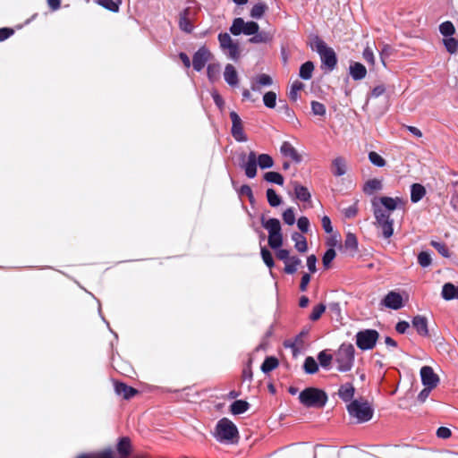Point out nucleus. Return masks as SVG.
Segmentation results:
<instances>
[{"label": "nucleus", "instance_id": "obj_1", "mask_svg": "<svg viewBox=\"0 0 458 458\" xmlns=\"http://www.w3.org/2000/svg\"><path fill=\"white\" fill-rule=\"evenodd\" d=\"M405 201L400 197L380 196L371 200V208L375 217V224L382 231V235L388 239L394 233V220L390 215L396 209L403 208Z\"/></svg>", "mask_w": 458, "mask_h": 458}, {"label": "nucleus", "instance_id": "obj_2", "mask_svg": "<svg viewBox=\"0 0 458 458\" xmlns=\"http://www.w3.org/2000/svg\"><path fill=\"white\" fill-rule=\"evenodd\" d=\"M299 400L307 408H322L327 402V395L323 390L308 387L300 393Z\"/></svg>", "mask_w": 458, "mask_h": 458}, {"label": "nucleus", "instance_id": "obj_3", "mask_svg": "<svg viewBox=\"0 0 458 458\" xmlns=\"http://www.w3.org/2000/svg\"><path fill=\"white\" fill-rule=\"evenodd\" d=\"M355 349L352 344H343L335 353L337 370L347 372L352 369L354 362Z\"/></svg>", "mask_w": 458, "mask_h": 458}, {"label": "nucleus", "instance_id": "obj_4", "mask_svg": "<svg viewBox=\"0 0 458 458\" xmlns=\"http://www.w3.org/2000/svg\"><path fill=\"white\" fill-rule=\"evenodd\" d=\"M311 48L318 52L323 65H325L329 71H332L335 68L337 64L335 52L332 47H329L321 38L315 37L311 42Z\"/></svg>", "mask_w": 458, "mask_h": 458}, {"label": "nucleus", "instance_id": "obj_5", "mask_svg": "<svg viewBox=\"0 0 458 458\" xmlns=\"http://www.w3.org/2000/svg\"><path fill=\"white\" fill-rule=\"evenodd\" d=\"M347 411L352 418L358 423H363L371 420L374 410L368 402L353 400L347 405Z\"/></svg>", "mask_w": 458, "mask_h": 458}, {"label": "nucleus", "instance_id": "obj_6", "mask_svg": "<svg viewBox=\"0 0 458 458\" xmlns=\"http://www.w3.org/2000/svg\"><path fill=\"white\" fill-rule=\"evenodd\" d=\"M238 435L236 426L227 418L221 419L216 427L215 437L220 442H233Z\"/></svg>", "mask_w": 458, "mask_h": 458}, {"label": "nucleus", "instance_id": "obj_7", "mask_svg": "<svg viewBox=\"0 0 458 458\" xmlns=\"http://www.w3.org/2000/svg\"><path fill=\"white\" fill-rule=\"evenodd\" d=\"M259 30V26L256 21H245L242 18H235L230 27V32L234 36L241 34L253 36Z\"/></svg>", "mask_w": 458, "mask_h": 458}, {"label": "nucleus", "instance_id": "obj_8", "mask_svg": "<svg viewBox=\"0 0 458 458\" xmlns=\"http://www.w3.org/2000/svg\"><path fill=\"white\" fill-rule=\"evenodd\" d=\"M378 339V333L374 329H366L357 333L356 344L360 350H371Z\"/></svg>", "mask_w": 458, "mask_h": 458}, {"label": "nucleus", "instance_id": "obj_9", "mask_svg": "<svg viewBox=\"0 0 458 458\" xmlns=\"http://www.w3.org/2000/svg\"><path fill=\"white\" fill-rule=\"evenodd\" d=\"M218 41L220 47L230 59L235 61L240 57L239 45L232 39L228 33H220Z\"/></svg>", "mask_w": 458, "mask_h": 458}, {"label": "nucleus", "instance_id": "obj_10", "mask_svg": "<svg viewBox=\"0 0 458 458\" xmlns=\"http://www.w3.org/2000/svg\"><path fill=\"white\" fill-rule=\"evenodd\" d=\"M198 9L192 3L191 5L187 6L181 13L179 17L180 29L185 32H191L193 30V20L197 14Z\"/></svg>", "mask_w": 458, "mask_h": 458}, {"label": "nucleus", "instance_id": "obj_11", "mask_svg": "<svg viewBox=\"0 0 458 458\" xmlns=\"http://www.w3.org/2000/svg\"><path fill=\"white\" fill-rule=\"evenodd\" d=\"M230 118L232 120L233 137L239 142L247 141V137L243 131L242 122L238 114L234 111H232L230 113Z\"/></svg>", "mask_w": 458, "mask_h": 458}, {"label": "nucleus", "instance_id": "obj_12", "mask_svg": "<svg viewBox=\"0 0 458 458\" xmlns=\"http://www.w3.org/2000/svg\"><path fill=\"white\" fill-rule=\"evenodd\" d=\"M420 377L424 386L435 388L439 383V377L429 366H423L420 369Z\"/></svg>", "mask_w": 458, "mask_h": 458}, {"label": "nucleus", "instance_id": "obj_13", "mask_svg": "<svg viewBox=\"0 0 458 458\" xmlns=\"http://www.w3.org/2000/svg\"><path fill=\"white\" fill-rule=\"evenodd\" d=\"M211 53L205 47H200L193 55L192 66L195 71L200 72L209 60Z\"/></svg>", "mask_w": 458, "mask_h": 458}, {"label": "nucleus", "instance_id": "obj_14", "mask_svg": "<svg viewBox=\"0 0 458 458\" xmlns=\"http://www.w3.org/2000/svg\"><path fill=\"white\" fill-rule=\"evenodd\" d=\"M257 154L250 151L247 157V160L242 164V167L248 178H254L257 175Z\"/></svg>", "mask_w": 458, "mask_h": 458}, {"label": "nucleus", "instance_id": "obj_15", "mask_svg": "<svg viewBox=\"0 0 458 458\" xmlns=\"http://www.w3.org/2000/svg\"><path fill=\"white\" fill-rule=\"evenodd\" d=\"M382 304L392 310H399L403 307V298L398 293L392 291L382 300Z\"/></svg>", "mask_w": 458, "mask_h": 458}, {"label": "nucleus", "instance_id": "obj_16", "mask_svg": "<svg viewBox=\"0 0 458 458\" xmlns=\"http://www.w3.org/2000/svg\"><path fill=\"white\" fill-rule=\"evenodd\" d=\"M281 154L285 157L291 158L293 161L296 163H300L301 161V156L297 153V150L288 141H284L280 147Z\"/></svg>", "mask_w": 458, "mask_h": 458}, {"label": "nucleus", "instance_id": "obj_17", "mask_svg": "<svg viewBox=\"0 0 458 458\" xmlns=\"http://www.w3.org/2000/svg\"><path fill=\"white\" fill-rule=\"evenodd\" d=\"M273 80L269 75L261 73L252 80L250 88L253 91H260L262 87L271 86Z\"/></svg>", "mask_w": 458, "mask_h": 458}, {"label": "nucleus", "instance_id": "obj_18", "mask_svg": "<svg viewBox=\"0 0 458 458\" xmlns=\"http://www.w3.org/2000/svg\"><path fill=\"white\" fill-rule=\"evenodd\" d=\"M331 172L335 176H343L347 172L346 160L343 157H337L333 159Z\"/></svg>", "mask_w": 458, "mask_h": 458}, {"label": "nucleus", "instance_id": "obj_19", "mask_svg": "<svg viewBox=\"0 0 458 458\" xmlns=\"http://www.w3.org/2000/svg\"><path fill=\"white\" fill-rule=\"evenodd\" d=\"M349 73L354 81H360L366 77L367 69L362 64L355 62L351 64Z\"/></svg>", "mask_w": 458, "mask_h": 458}, {"label": "nucleus", "instance_id": "obj_20", "mask_svg": "<svg viewBox=\"0 0 458 458\" xmlns=\"http://www.w3.org/2000/svg\"><path fill=\"white\" fill-rule=\"evenodd\" d=\"M412 326L419 335L427 336L428 335V319L423 316H415L412 319Z\"/></svg>", "mask_w": 458, "mask_h": 458}, {"label": "nucleus", "instance_id": "obj_21", "mask_svg": "<svg viewBox=\"0 0 458 458\" xmlns=\"http://www.w3.org/2000/svg\"><path fill=\"white\" fill-rule=\"evenodd\" d=\"M225 81L230 86H236L238 84V74L233 64H226L224 72Z\"/></svg>", "mask_w": 458, "mask_h": 458}, {"label": "nucleus", "instance_id": "obj_22", "mask_svg": "<svg viewBox=\"0 0 458 458\" xmlns=\"http://www.w3.org/2000/svg\"><path fill=\"white\" fill-rule=\"evenodd\" d=\"M115 393L122 395L124 399H130L137 394V390L123 383H116L114 385Z\"/></svg>", "mask_w": 458, "mask_h": 458}, {"label": "nucleus", "instance_id": "obj_23", "mask_svg": "<svg viewBox=\"0 0 458 458\" xmlns=\"http://www.w3.org/2000/svg\"><path fill=\"white\" fill-rule=\"evenodd\" d=\"M273 33L270 31H258L250 39L249 42L252 44L269 43L273 39Z\"/></svg>", "mask_w": 458, "mask_h": 458}, {"label": "nucleus", "instance_id": "obj_24", "mask_svg": "<svg viewBox=\"0 0 458 458\" xmlns=\"http://www.w3.org/2000/svg\"><path fill=\"white\" fill-rule=\"evenodd\" d=\"M262 226L267 230L268 235L272 233H276L281 231L280 221L276 218H269V219H261Z\"/></svg>", "mask_w": 458, "mask_h": 458}, {"label": "nucleus", "instance_id": "obj_25", "mask_svg": "<svg viewBox=\"0 0 458 458\" xmlns=\"http://www.w3.org/2000/svg\"><path fill=\"white\" fill-rule=\"evenodd\" d=\"M355 389L351 383H346L340 386L338 390V395L339 397L344 401L349 402L352 399L354 395Z\"/></svg>", "mask_w": 458, "mask_h": 458}, {"label": "nucleus", "instance_id": "obj_26", "mask_svg": "<svg viewBox=\"0 0 458 458\" xmlns=\"http://www.w3.org/2000/svg\"><path fill=\"white\" fill-rule=\"evenodd\" d=\"M382 189V181L378 179L369 180L363 186V191L368 195H371L376 191H381Z\"/></svg>", "mask_w": 458, "mask_h": 458}, {"label": "nucleus", "instance_id": "obj_27", "mask_svg": "<svg viewBox=\"0 0 458 458\" xmlns=\"http://www.w3.org/2000/svg\"><path fill=\"white\" fill-rule=\"evenodd\" d=\"M292 240L294 242L295 249L300 252H306L308 250L306 238L300 233H293L292 234Z\"/></svg>", "mask_w": 458, "mask_h": 458}, {"label": "nucleus", "instance_id": "obj_28", "mask_svg": "<svg viewBox=\"0 0 458 458\" xmlns=\"http://www.w3.org/2000/svg\"><path fill=\"white\" fill-rule=\"evenodd\" d=\"M425 194L426 190L421 184L414 183L411 185V200L413 203L420 201L425 196Z\"/></svg>", "mask_w": 458, "mask_h": 458}, {"label": "nucleus", "instance_id": "obj_29", "mask_svg": "<svg viewBox=\"0 0 458 458\" xmlns=\"http://www.w3.org/2000/svg\"><path fill=\"white\" fill-rule=\"evenodd\" d=\"M301 260L299 258L293 256L291 259L284 262V272L291 275L294 274L297 271L298 267L301 265Z\"/></svg>", "mask_w": 458, "mask_h": 458}, {"label": "nucleus", "instance_id": "obj_30", "mask_svg": "<svg viewBox=\"0 0 458 458\" xmlns=\"http://www.w3.org/2000/svg\"><path fill=\"white\" fill-rule=\"evenodd\" d=\"M313 70L314 64L312 62L304 63L300 68V77L303 80H310L312 77Z\"/></svg>", "mask_w": 458, "mask_h": 458}, {"label": "nucleus", "instance_id": "obj_31", "mask_svg": "<svg viewBox=\"0 0 458 458\" xmlns=\"http://www.w3.org/2000/svg\"><path fill=\"white\" fill-rule=\"evenodd\" d=\"M258 165L261 169H267L274 165V160L268 154H260L257 156Z\"/></svg>", "mask_w": 458, "mask_h": 458}, {"label": "nucleus", "instance_id": "obj_32", "mask_svg": "<svg viewBox=\"0 0 458 458\" xmlns=\"http://www.w3.org/2000/svg\"><path fill=\"white\" fill-rule=\"evenodd\" d=\"M249 409V403L242 400L234 401L231 404V412L233 414H242Z\"/></svg>", "mask_w": 458, "mask_h": 458}, {"label": "nucleus", "instance_id": "obj_33", "mask_svg": "<svg viewBox=\"0 0 458 458\" xmlns=\"http://www.w3.org/2000/svg\"><path fill=\"white\" fill-rule=\"evenodd\" d=\"M439 32L445 38L453 37V35L455 33V28L451 21H446L439 25Z\"/></svg>", "mask_w": 458, "mask_h": 458}, {"label": "nucleus", "instance_id": "obj_34", "mask_svg": "<svg viewBox=\"0 0 458 458\" xmlns=\"http://www.w3.org/2000/svg\"><path fill=\"white\" fill-rule=\"evenodd\" d=\"M295 196L301 201H308L310 199V193L308 189L304 186L295 183L294 185Z\"/></svg>", "mask_w": 458, "mask_h": 458}, {"label": "nucleus", "instance_id": "obj_35", "mask_svg": "<svg viewBox=\"0 0 458 458\" xmlns=\"http://www.w3.org/2000/svg\"><path fill=\"white\" fill-rule=\"evenodd\" d=\"M455 285L451 283H446L443 285L442 288V297L446 300L450 301L453 299H455Z\"/></svg>", "mask_w": 458, "mask_h": 458}, {"label": "nucleus", "instance_id": "obj_36", "mask_svg": "<svg viewBox=\"0 0 458 458\" xmlns=\"http://www.w3.org/2000/svg\"><path fill=\"white\" fill-rule=\"evenodd\" d=\"M268 244L273 250H277L282 246L283 235L281 231L268 235Z\"/></svg>", "mask_w": 458, "mask_h": 458}, {"label": "nucleus", "instance_id": "obj_37", "mask_svg": "<svg viewBox=\"0 0 458 458\" xmlns=\"http://www.w3.org/2000/svg\"><path fill=\"white\" fill-rule=\"evenodd\" d=\"M443 44L450 54H455L458 51V40L454 37L444 38Z\"/></svg>", "mask_w": 458, "mask_h": 458}, {"label": "nucleus", "instance_id": "obj_38", "mask_svg": "<svg viewBox=\"0 0 458 458\" xmlns=\"http://www.w3.org/2000/svg\"><path fill=\"white\" fill-rule=\"evenodd\" d=\"M267 6L264 3H258L250 10V16L254 19H260L266 11Z\"/></svg>", "mask_w": 458, "mask_h": 458}, {"label": "nucleus", "instance_id": "obj_39", "mask_svg": "<svg viewBox=\"0 0 458 458\" xmlns=\"http://www.w3.org/2000/svg\"><path fill=\"white\" fill-rule=\"evenodd\" d=\"M264 179L271 183H276L277 185L284 184V177L277 172H267L264 174Z\"/></svg>", "mask_w": 458, "mask_h": 458}, {"label": "nucleus", "instance_id": "obj_40", "mask_svg": "<svg viewBox=\"0 0 458 458\" xmlns=\"http://www.w3.org/2000/svg\"><path fill=\"white\" fill-rule=\"evenodd\" d=\"M303 369L307 374H315L318 369V366L314 358L309 356L305 359Z\"/></svg>", "mask_w": 458, "mask_h": 458}, {"label": "nucleus", "instance_id": "obj_41", "mask_svg": "<svg viewBox=\"0 0 458 458\" xmlns=\"http://www.w3.org/2000/svg\"><path fill=\"white\" fill-rule=\"evenodd\" d=\"M267 199L271 207H278L282 202L281 197L271 188L267 190Z\"/></svg>", "mask_w": 458, "mask_h": 458}, {"label": "nucleus", "instance_id": "obj_42", "mask_svg": "<svg viewBox=\"0 0 458 458\" xmlns=\"http://www.w3.org/2000/svg\"><path fill=\"white\" fill-rule=\"evenodd\" d=\"M278 366V361L274 357H267L261 365V370L264 373H268Z\"/></svg>", "mask_w": 458, "mask_h": 458}, {"label": "nucleus", "instance_id": "obj_43", "mask_svg": "<svg viewBox=\"0 0 458 458\" xmlns=\"http://www.w3.org/2000/svg\"><path fill=\"white\" fill-rule=\"evenodd\" d=\"M98 2L101 6L114 13L119 11V5L121 4V0H98Z\"/></svg>", "mask_w": 458, "mask_h": 458}, {"label": "nucleus", "instance_id": "obj_44", "mask_svg": "<svg viewBox=\"0 0 458 458\" xmlns=\"http://www.w3.org/2000/svg\"><path fill=\"white\" fill-rule=\"evenodd\" d=\"M117 450L120 454L123 456H127L131 451V443L130 439L127 437H123L118 443Z\"/></svg>", "mask_w": 458, "mask_h": 458}, {"label": "nucleus", "instance_id": "obj_45", "mask_svg": "<svg viewBox=\"0 0 458 458\" xmlns=\"http://www.w3.org/2000/svg\"><path fill=\"white\" fill-rule=\"evenodd\" d=\"M358 247L357 238L353 233H349L344 241V248L352 251H355Z\"/></svg>", "mask_w": 458, "mask_h": 458}, {"label": "nucleus", "instance_id": "obj_46", "mask_svg": "<svg viewBox=\"0 0 458 458\" xmlns=\"http://www.w3.org/2000/svg\"><path fill=\"white\" fill-rule=\"evenodd\" d=\"M208 77L211 81L218 79L220 72V66L218 64H210L207 68Z\"/></svg>", "mask_w": 458, "mask_h": 458}, {"label": "nucleus", "instance_id": "obj_47", "mask_svg": "<svg viewBox=\"0 0 458 458\" xmlns=\"http://www.w3.org/2000/svg\"><path fill=\"white\" fill-rule=\"evenodd\" d=\"M264 105L268 108H274L276 104V94L273 91H268L263 96Z\"/></svg>", "mask_w": 458, "mask_h": 458}, {"label": "nucleus", "instance_id": "obj_48", "mask_svg": "<svg viewBox=\"0 0 458 458\" xmlns=\"http://www.w3.org/2000/svg\"><path fill=\"white\" fill-rule=\"evenodd\" d=\"M369 159L374 165L377 167H383L386 165V160L377 152H369Z\"/></svg>", "mask_w": 458, "mask_h": 458}, {"label": "nucleus", "instance_id": "obj_49", "mask_svg": "<svg viewBox=\"0 0 458 458\" xmlns=\"http://www.w3.org/2000/svg\"><path fill=\"white\" fill-rule=\"evenodd\" d=\"M318 360L323 368H328L333 360V356L327 353L325 351H322L318 353Z\"/></svg>", "mask_w": 458, "mask_h": 458}, {"label": "nucleus", "instance_id": "obj_50", "mask_svg": "<svg viewBox=\"0 0 458 458\" xmlns=\"http://www.w3.org/2000/svg\"><path fill=\"white\" fill-rule=\"evenodd\" d=\"M77 458H114L113 453L110 450H106L100 453L96 454H87L79 455Z\"/></svg>", "mask_w": 458, "mask_h": 458}, {"label": "nucleus", "instance_id": "obj_51", "mask_svg": "<svg viewBox=\"0 0 458 458\" xmlns=\"http://www.w3.org/2000/svg\"><path fill=\"white\" fill-rule=\"evenodd\" d=\"M325 310L326 306L322 303L315 306L312 310V312L310 315V319L312 321L319 319L322 314L325 312Z\"/></svg>", "mask_w": 458, "mask_h": 458}, {"label": "nucleus", "instance_id": "obj_52", "mask_svg": "<svg viewBox=\"0 0 458 458\" xmlns=\"http://www.w3.org/2000/svg\"><path fill=\"white\" fill-rule=\"evenodd\" d=\"M303 89V84L301 82V81H294L293 84H292V87H291V89H290V92H289V98L295 101L298 98V93L300 90H301Z\"/></svg>", "mask_w": 458, "mask_h": 458}, {"label": "nucleus", "instance_id": "obj_53", "mask_svg": "<svg viewBox=\"0 0 458 458\" xmlns=\"http://www.w3.org/2000/svg\"><path fill=\"white\" fill-rule=\"evenodd\" d=\"M431 256L427 251H421L418 255V262L422 267H427L431 264Z\"/></svg>", "mask_w": 458, "mask_h": 458}, {"label": "nucleus", "instance_id": "obj_54", "mask_svg": "<svg viewBox=\"0 0 458 458\" xmlns=\"http://www.w3.org/2000/svg\"><path fill=\"white\" fill-rule=\"evenodd\" d=\"M311 110L315 115L323 116L326 114V106L318 101L311 102Z\"/></svg>", "mask_w": 458, "mask_h": 458}, {"label": "nucleus", "instance_id": "obj_55", "mask_svg": "<svg viewBox=\"0 0 458 458\" xmlns=\"http://www.w3.org/2000/svg\"><path fill=\"white\" fill-rule=\"evenodd\" d=\"M335 251L334 249H328L323 256L322 262L326 268H328L333 259L335 258Z\"/></svg>", "mask_w": 458, "mask_h": 458}, {"label": "nucleus", "instance_id": "obj_56", "mask_svg": "<svg viewBox=\"0 0 458 458\" xmlns=\"http://www.w3.org/2000/svg\"><path fill=\"white\" fill-rule=\"evenodd\" d=\"M260 253H261V257H262L264 263L269 268H271L274 266V260H273L271 252L268 250H267L265 247H262Z\"/></svg>", "mask_w": 458, "mask_h": 458}, {"label": "nucleus", "instance_id": "obj_57", "mask_svg": "<svg viewBox=\"0 0 458 458\" xmlns=\"http://www.w3.org/2000/svg\"><path fill=\"white\" fill-rule=\"evenodd\" d=\"M431 245L441 254L443 257L448 258L450 256V252L448 248L445 243L439 242H431Z\"/></svg>", "mask_w": 458, "mask_h": 458}, {"label": "nucleus", "instance_id": "obj_58", "mask_svg": "<svg viewBox=\"0 0 458 458\" xmlns=\"http://www.w3.org/2000/svg\"><path fill=\"white\" fill-rule=\"evenodd\" d=\"M283 220L289 225H293L295 223V215L293 208L284 210L283 213Z\"/></svg>", "mask_w": 458, "mask_h": 458}, {"label": "nucleus", "instance_id": "obj_59", "mask_svg": "<svg viewBox=\"0 0 458 458\" xmlns=\"http://www.w3.org/2000/svg\"><path fill=\"white\" fill-rule=\"evenodd\" d=\"M297 226L302 233H307L310 227V221L306 216H301L297 221Z\"/></svg>", "mask_w": 458, "mask_h": 458}, {"label": "nucleus", "instance_id": "obj_60", "mask_svg": "<svg viewBox=\"0 0 458 458\" xmlns=\"http://www.w3.org/2000/svg\"><path fill=\"white\" fill-rule=\"evenodd\" d=\"M357 212H358V208H357L356 204L351 205L343 210V213L344 214L345 217H347V218L354 217L357 215Z\"/></svg>", "mask_w": 458, "mask_h": 458}, {"label": "nucleus", "instance_id": "obj_61", "mask_svg": "<svg viewBox=\"0 0 458 458\" xmlns=\"http://www.w3.org/2000/svg\"><path fill=\"white\" fill-rule=\"evenodd\" d=\"M279 112L283 113L286 118L293 120L294 118L293 111L288 106L287 104H283L279 106Z\"/></svg>", "mask_w": 458, "mask_h": 458}, {"label": "nucleus", "instance_id": "obj_62", "mask_svg": "<svg viewBox=\"0 0 458 458\" xmlns=\"http://www.w3.org/2000/svg\"><path fill=\"white\" fill-rule=\"evenodd\" d=\"M322 227L326 233H330L333 231L331 220L327 216H324L321 219Z\"/></svg>", "mask_w": 458, "mask_h": 458}, {"label": "nucleus", "instance_id": "obj_63", "mask_svg": "<svg viewBox=\"0 0 458 458\" xmlns=\"http://www.w3.org/2000/svg\"><path fill=\"white\" fill-rule=\"evenodd\" d=\"M316 263H317V258L315 255H310L307 258V267H308L310 272H311V273L316 272V270H317Z\"/></svg>", "mask_w": 458, "mask_h": 458}, {"label": "nucleus", "instance_id": "obj_64", "mask_svg": "<svg viewBox=\"0 0 458 458\" xmlns=\"http://www.w3.org/2000/svg\"><path fill=\"white\" fill-rule=\"evenodd\" d=\"M363 58L369 64H374V54L370 47H367L363 51Z\"/></svg>", "mask_w": 458, "mask_h": 458}]
</instances>
